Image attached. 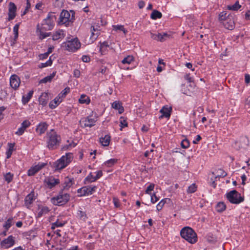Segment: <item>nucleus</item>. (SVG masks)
I'll return each instance as SVG.
<instances>
[{
  "mask_svg": "<svg viewBox=\"0 0 250 250\" xmlns=\"http://www.w3.org/2000/svg\"><path fill=\"white\" fill-rule=\"evenodd\" d=\"M57 17L54 12H49L46 19L44 20V23L42 24V26L39 28L38 26L37 31L40 32L39 38L42 40L47 37L51 35V33H46L44 31L51 30L53 29L54 25V22L56 20Z\"/></svg>",
  "mask_w": 250,
  "mask_h": 250,
  "instance_id": "1",
  "label": "nucleus"
},
{
  "mask_svg": "<svg viewBox=\"0 0 250 250\" xmlns=\"http://www.w3.org/2000/svg\"><path fill=\"white\" fill-rule=\"evenodd\" d=\"M182 238L190 243H194L197 241V235L191 228L186 227L182 229L180 232Z\"/></svg>",
  "mask_w": 250,
  "mask_h": 250,
  "instance_id": "2",
  "label": "nucleus"
},
{
  "mask_svg": "<svg viewBox=\"0 0 250 250\" xmlns=\"http://www.w3.org/2000/svg\"><path fill=\"white\" fill-rule=\"evenodd\" d=\"M48 140L47 141V147L50 149H54L59 145L61 141V137L57 133L51 129L50 131L47 133Z\"/></svg>",
  "mask_w": 250,
  "mask_h": 250,
  "instance_id": "3",
  "label": "nucleus"
},
{
  "mask_svg": "<svg viewBox=\"0 0 250 250\" xmlns=\"http://www.w3.org/2000/svg\"><path fill=\"white\" fill-rule=\"evenodd\" d=\"M73 158V154L71 153H66L65 156H62L59 160L54 163L55 170H61L64 168L69 164Z\"/></svg>",
  "mask_w": 250,
  "mask_h": 250,
  "instance_id": "4",
  "label": "nucleus"
},
{
  "mask_svg": "<svg viewBox=\"0 0 250 250\" xmlns=\"http://www.w3.org/2000/svg\"><path fill=\"white\" fill-rule=\"evenodd\" d=\"M64 190L62 189L56 197L51 198V202L54 205H62L66 203L69 201L70 196L67 193L64 192Z\"/></svg>",
  "mask_w": 250,
  "mask_h": 250,
  "instance_id": "5",
  "label": "nucleus"
},
{
  "mask_svg": "<svg viewBox=\"0 0 250 250\" xmlns=\"http://www.w3.org/2000/svg\"><path fill=\"white\" fill-rule=\"evenodd\" d=\"M226 197L231 203L234 204H239L244 200V197L241 196L240 193L236 190H233L228 192Z\"/></svg>",
  "mask_w": 250,
  "mask_h": 250,
  "instance_id": "6",
  "label": "nucleus"
},
{
  "mask_svg": "<svg viewBox=\"0 0 250 250\" xmlns=\"http://www.w3.org/2000/svg\"><path fill=\"white\" fill-rule=\"evenodd\" d=\"M73 20V16L70 17V13L66 10H62L61 13L58 23L60 25L65 24L66 26H69Z\"/></svg>",
  "mask_w": 250,
  "mask_h": 250,
  "instance_id": "7",
  "label": "nucleus"
},
{
  "mask_svg": "<svg viewBox=\"0 0 250 250\" xmlns=\"http://www.w3.org/2000/svg\"><path fill=\"white\" fill-rule=\"evenodd\" d=\"M100 26L99 23H92L90 27L91 37L92 41L95 40L100 34Z\"/></svg>",
  "mask_w": 250,
  "mask_h": 250,
  "instance_id": "8",
  "label": "nucleus"
},
{
  "mask_svg": "<svg viewBox=\"0 0 250 250\" xmlns=\"http://www.w3.org/2000/svg\"><path fill=\"white\" fill-rule=\"evenodd\" d=\"M96 121V118H92L91 117L89 116L83 120H81L80 123L83 127H91L94 125V123Z\"/></svg>",
  "mask_w": 250,
  "mask_h": 250,
  "instance_id": "9",
  "label": "nucleus"
},
{
  "mask_svg": "<svg viewBox=\"0 0 250 250\" xmlns=\"http://www.w3.org/2000/svg\"><path fill=\"white\" fill-rule=\"evenodd\" d=\"M14 243V238L12 235H11L9 236L7 239L2 241L0 243V246L2 248L7 249L13 246Z\"/></svg>",
  "mask_w": 250,
  "mask_h": 250,
  "instance_id": "10",
  "label": "nucleus"
},
{
  "mask_svg": "<svg viewBox=\"0 0 250 250\" xmlns=\"http://www.w3.org/2000/svg\"><path fill=\"white\" fill-rule=\"evenodd\" d=\"M96 187H84L78 190V192L81 193V196L88 195L92 194L95 190Z\"/></svg>",
  "mask_w": 250,
  "mask_h": 250,
  "instance_id": "11",
  "label": "nucleus"
},
{
  "mask_svg": "<svg viewBox=\"0 0 250 250\" xmlns=\"http://www.w3.org/2000/svg\"><path fill=\"white\" fill-rule=\"evenodd\" d=\"M9 12H8V20L10 21L14 19V18L16 16V11L17 10V7L16 5L12 2H10L9 3Z\"/></svg>",
  "mask_w": 250,
  "mask_h": 250,
  "instance_id": "12",
  "label": "nucleus"
},
{
  "mask_svg": "<svg viewBox=\"0 0 250 250\" xmlns=\"http://www.w3.org/2000/svg\"><path fill=\"white\" fill-rule=\"evenodd\" d=\"M171 111V107L164 106L160 111V113H162V115L160 116L159 118L161 119L163 117L169 118L170 116Z\"/></svg>",
  "mask_w": 250,
  "mask_h": 250,
  "instance_id": "13",
  "label": "nucleus"
},
{
  "mask_svg": "<svg viewBox=\"0 0 250 250\" xmlns=\"http://www.w3.org/2000/svg\"><path fill=\"white\" fill-rule=\"evenodd\" d=\"M222 23L226 29L229 30H232L234 27L235 23L233 19V17L231 18H228L226 21H223Z\"/></svg>",
  "mask_w": 250,
  "mask_h": 250,
  "instance_id": "14",
  "label": "nucleus"
},
{
  "mask_svg": "<svg viewBox=\"0 0 250 250\" xmlns=\"http://www.w3.org/2000/svg\"><path fill=\"white\" fill-rule=\"evenodd\" d=\"M30 125L31 123L29 121L25 120L21 124V126L18 129L15 134L19 136L21 135L24 133L25 130Z\"/></svg>",
  "mask_w": 250,
  "mask_h": 250,
  "instance_id": "15",
  "label": "nucleus"
},
{
  "mask_svg": "<svg viewBox=\"0 0 250 250\" xmlns=\"http://www.w3.org/2000/svg\"><path fill=\"white\" fill-rule=\"evenodd\" d=\"M10 83L11 87L16 89L19 86L20 80L17 75H13L10 78Z\"/></svg>",
  "mask_w": 250,
  "mask_h": 250,
  "instance_id": "16",
  "label": "nucleus"
},
{
  "mask_svg": "<svg viewBox=\"0 0 250 250\" xmlns=\"http://www.w3.org/2000/svg\"><path fill=\"white\" fill-rule=\"evenodd\" d=\"M67 47L71 50H77L80 47V42L78 39H74L67 42Z\"/></svg>",
  "mask_w": 250,
  "mask_h": 250,
  "instance_id": "17",
  "label": "nucleus"
},
{
  "mask_svg": "<svg viewBox=\"0 0 250 250\" xmlns=\"http://www.w3.org/2000/svg\"><path fill=\"white\" fill-rule=\"evenodd\" d=\"M110 141V136L109 135H105L104 137L101 136L100 138V142L103 146H108Z\"/></svg>",
  "mask_w": 250,
  "mask_h": 250,
  "instance_id": "18",
  "label": "nucleus"
},
{
  "mask_svg": "<svg viewBox=\"0 0 250 250\" xmlns=\"http://www.w3.org/2000/svg\"><path fill=\"white\" fill-rule=\"evenodd\" d=\"M45 182L47 184L50 186V188H52L54 187L56 185L59 183V180L58 179H55L54 178L51 177L48 179L45 180Z\"/></svg>",
  "mask_w": 250,
  "mask_h": 250,
  "instance_id": "19",
  "label": "nucleus"
},
{
  "mask_svg": "<svg viewBox=\"0 0 250 250\" xmlns=\"http://www.w3.org/2000/svg\"><path fill=\"white\" fill-rule=\"evenodd\" d=\"M232 16L230 14H228L227 12L223 11L221 12L219 15V20L222 23L226 21L228 18H231Z\"/></svg>",
  "mask_w": 250,
  "mask_h": 250,
  "instance_id": "20",
  "label": "nucleus"
},
{
  "mask_svg": "<svg viewBox=\"0 0 250 250\" xmlns=\"http://www.w3.org/2000/svg\"><path fill=\"white\" fill-rule=\"evenodd\" d=\"M48 100L49 99L47 93H44L40 97L39 101L40 104L43 105H45L47 104Z\"/></svg>",
  "mask_w": 250,
  "mask_h": 250,
  "instance_id": "21",
  "label": "nucleus"
},
{
  "mask_svg": "<svg viewBox=\"0 0 250 250\" xmlns=\"http://www.w3.org/2000/svg\"><path fill=\"white\" fill-rule=\"evenodd\" d=\"M34 193L33 192H31L25 198V206L28 208L29 206L33 202V201L35 200L34 198Z\"/></svg>",
  "mask_w": 250,
  "mask_h": 250,
  "instance_id": "22",
  "label": "nucleus"
},
{
  "mask_svg": "<svg viewBox=\"0 0 250 250\" xmlns=\"http://www.w3.org/2000/svg\"><path fill=\"white\" fill-rule=\"evenodd\" d=\"M47 128V125L45 123H42L40 124L36 129L37 131H39L40 134H42L43 133Z\"/></svg>",
  "mask_w": 250,
  "mask_h": 250,
  "instance_id": "23",
  "label": "nucleus"
},
{
  "mask_svg": "<svg viewBox=\"0 0 250 250\" xmlns=\"http://www.w3.org/2000/svg\"><path fill=\"white\" fill-rule=\"evenodd\" d=\"M112 107L115 109L118 110L119 113L121 114L124 111V107L120 104V103L116 101L112 104Z\"/></svg>",
  "mask_w": 250,
  "mask_h": 250,
  "instance_id": "24",
  "label": "nucleus"
},
{
  "mask_svg": "<svg viewBox=\"0 0 250 250\" xmlns=\"http://www.w3.org/2000/svg\"><path fill=\"white\" fill-rule=\"evenodd\" d=\"M72 181L71 179L68 177H66L65 179L64 183L63 186V189H68L72 185Z\"/></svg>",
  "mask_w": 250,
  "mask_h": 250,
  "instance_id": "25",
  "label": "nucleus"
},
{
  "mask_svg": "<svg viewBox=\"0 0 250 250\" xmlns=\"http://www.w3.org/2000/svg\"><path fill=\"white\" fill-rule=\"evenodd\" d=\"M162 17V13L157 10H153L150 18L153 20H156L157 19H160Z\"/></svg>",
  "mask_w": 250,
  "mask_h": 250,
  "instance_id": "26",
  "label": "nucleus"
},
{
  "mask_svg": "<svg viewBox=\"0 0 250 250\" xmlns=\"http://www.w3.org/2000/svg\"><path fill=\"white\" fill-rule=\"evenodd\" d=\"M64 37L63 31L62 30H59L55 32L53 35V40H57Z\"/></svg>",
  "mask_w": 250,
  "mask_h": 250,
  "instance_id": "27",
  "label": "nucleus"
},
{
  "mask_svg": "<svg viewBox=\"0 0 250 250\" xmlns=\"http://www.w3.org/2000/svg\"><path fill=\"white\" fill-rule=\"evenodd\" d=\"M90 100L89 98L85 95H82L79 99V102L81 104H89Z\"/></svg>",
  "mask_w": 250,
  "mask_h": 250,
  "instance_id": "28",
  "label": "nucleus"
},
{
  "mask_svg": "<svg viewBox=\"0 0 250 250\" xmlns=\"http://www.w3.org/2000/svg\"><path fill=\"white\" fill-rule=\"evenodd\" d=\"M33 93V91H30L28 93L26 96H23L22 97V103L23 104H26L28 102V101L30 100L32 96Z\"/></svg>",
  "mask_w": 250,
  "mask_h": 250,
  "instance_id": "29",
  "label": "nucleus"
},
{
  "mask_svg": "<svg viewBox=\"0 0 250 250\" xmlns=\"http://www.w3.org/2000/svg\"><path fill=\"white\" fill-rule=\"evenodd\" d=\"M117 161L118 159H111L105 162L104 165L107 167H111L114 166Z\"/></svg>",
  "mask_w": 250,
  "mask_h": 250,
  "instance_id": "30",
  "label": "nucleus"
},
{
  "mask_svg": "<svg viewBox=\"0 0 250 250\" xmlns=\"http://www.w3.org/2000/svg\"><path fill=\"white\" fill-rule=\"evenodd\" d=\"M226 205L224 202H219L216 206V210L218 212H222L226 209Z\"/></svg>",
  "mask_w": 250,
  "mask_h": 250,
  "instance_id": "31",
  "label": "nucleus"
},
{
  "mask_svg": "<svg viewBox=\"0 0 250 250\" xmlns=\"http://www.w3.org/2000/svg\"><path fill=\"white\" fill-rule=\"evenodd\" d=\"M113 28V30H115V31H117V30H120V31H122L123 32V33H124L125 35L127 32V31L124 28V25H113L112 26Z\"/></svg>",
  "mask_w": 250,
  "mask_h": 250,
  "instance_id": "32",
  "label": "nucleus"
},
{
  "mask_svg": "<svg viewBox=\"0 0 250 250\" xmlns=\"http://www.w3.org/2000/svg\"><path fill=\"white\" fill-rule=\"evenodd\" d=\"M55 75V73H53L52 74H51L50 76H48L43 79H42L40 81V83H46L47 82H51L52 79L53 78V77Z\"/></svg>",
  "mask_w": 250,
  "mask_h": 250,
  "instance_id": "33",
  "label": "nucleus"
},
{
  "mask_svg": "<svg viewBox=\"0 0 250 250\" xmlns=\"http://www.w3.org/2000/svg\"><path fill=\"white\" fill-rule=\"evenodd\" d=\"M170 201V199L168 198H165L164 199H163L161 202L159 203V204L157 206V209L158 210H160L163 208L164 205L165 203H167V202H169Z\"/></svg>",
  "mask_w": 250,
  "mask_h": 250,
  "instance_id": "34",
  "label": "nucleus"
},
{
  "mask_svg": "<svg viewBox=\"0 0 250 250\" xmlns=\"http://www.w3.org/2000/svg\"><path fill=\"white\" fill-rule=\"evenodd\" d=\"M134 57L132 56H128L125 58L122 61V62L123 64H130L132 62L134 61Z\"/></svg>",
  "mask_w": 250,
  "mask_h": 250,
  "instance_id": "35",
  "label": "nucleus"
},
{
  "mask_svg": "<svg viewBox=\"0 0 250 250\" xmlns=\"http://www.w3.org/2000/svg\"><path fill=\"white\" fill-rule=\"evenodd\" d=\"M49 211L47 207H42L38 213V217H41L43 214L47 213Z\"/></svg>",
  "mask_w": 250,
  "mask_h": 250,
  "instance_id": "36",
  "label": "nucleus"
},
{
  "mask_svg": "<svg viewBox=\"0 0 250 250\" xmlns=\"http://www.w3.org/2000/svg\"><path fill=\"white\" fill-rule=\"evenodd\" d=\"M12 221L13 218H9L7 221L5 222V224L3 226V227L5 228L6 230H8L9 228L12 226Z\"/></svg>",
  "mask_w": 250,
  "mask_h": 250,
  "instance_id": "37",
  "label": "nucleus"
},
{
  "mask_svg": "<svg viewBox=\"0 0 250 250\" xmlns=\"http://www.w3.org/2000/svg\"><path fill=\"white\" fill-rule=\"evenodd\" d=\"M196 188L197 187L196 185L195 184H193L188 187L187 192L188 193H194L196 191Z\"/></svg>",
  "mask_w": 250,
  "mask_h": 250,
  "instance_id": "38",
  "label": "nucleus"
},
{
  "mask_svg": "<svg viewBox=\"0 0 250 250\" xmlns=\"http://www.w3.org/2000/svg\"><path fill=\"white\" fill-rule=\"evenodd\" d=\"M70 92V88L69 87L65 88L63 90L61 93L59 94L58 97L62 98L64 97L65 95Z\"/></svg>",
  "mask_w": 250,
  "mask_h": 250,
  "instance_id": "39",
  "label": "nucleus"
},
{
  "mask_svg": "<svg viewBox=\"0 0 250 250\" xmlns=\"http://www.w3.org/2000/svg\"><path fill=\"white\" fill-rule=\"evenodd\" d=\"M240 7H241V5L239 4L238 1H237L233 5H232V6H228V8L229 10H237L239 8H240Z\"/></svg>",
  "mask_w": 250,
  "mask_h": 250,
  "instance_id": "40",
  "label": "nucleus"
},
{
  "mask_svg": "<svg viewBox=\"0 0 250 250\" xmlns=\"http://www.w3.org/2000/svg\"><path fill=\"white\" fill-rule=\"evenodd\" d=\"M9 149L6 152L7 159L9 158L12 155V152L13 150L14 146L12 144H9Z\"/></svg>",
  "mask_w": 250,
  "mask_h": 250,
  "instance_id": "41",
  "label": "nucleus"
},
{
  "mask_svg": "<svg viewBox=\"0 0 250 250\" xmlns=\"http://www.w3.org/2000/svg\"><path fill=\"white\" fill-rule=\"evenodd\" d=\"M13 175L11 173L8 172L4 175V178L6 181L10 183L13 179Z\"/></svg>",
  "mask_w": 250,
  "mask_h": 250,
  "instance_id": "42",
  "label": "nucleus"
},
{
  "mask_svg": "<svg viewBox=\"0 0 250 250\" xmlns=\"http://www.w3.org/2000/svg\"><path fill=\"white\" fill-rule=\"evenodd\" d=\"M169 37V35L167 33H163V34L159 33V39L158 41L160 42H164L166 39V38Z\"/></svg>",
  "mask_w": 250,
  "mask_h": 250,
  "instance_id": "43",
  "label": "nucleus"
},
{
  "mask_svg": "<svg viewBox=\"0 0 250 250\" xmlns=\"http://www.w3.org/2000/svg\"><path fill=\"white\" fill-rule=\"evenodd\" d=\"M120 126L121 127V130L122 129L123 127H126L127 126V123L124 117H121L120 118Z\"/></svg>",
  "mask_w": 250,
  "mask_h": 250,
  "instance_id": "44",
  "label": "nucleus"
},
{
  "mask_svg": "<svg viewBox=\"0 0 250 250\" xmlns=\"http://www.w3.org/2000/svg\"><path fill=\"white\" fill-rule=\"evenodd\" d=\"M189 146V142L187 139L183 140L181 142V146L184 148H187Z\"/></svg>",
  "mask_w": 250,
  "mask_h": 250,
  "instance_id": "45",
  "label": "nucleus"
},
{
  "mask_svg": "<svg viewBox=\"0 0 250 250\" xmlns=\"http://www.w3.org/2000/svg\"><path fill=\"white\" fill-rule=\"evenodd\" d=\"M64 223H62L59 222L58 220L55 223L52 224L51 229H55V227H62L64 225Z\"/></svg>",
  "mask_w": 250,
  "mask_h": 250,
  "instance_id": "46",
  "label": "nucleus"
},
{
  "mask_svg": "<svg viewBox=\"0 0 250 250\" xmlns=\"http://www.w3.org/2000/svg\"><path fill=\"white\" fill-rule=\"evenodd\" d=\"M85 180L88 181L89 182H94L96 180V178L94 177L91 173L86 178Z\"/></svg>",
  "mask_w": 250,
  "mask_h": 250,
  "instance_id": "47",
  "label": "nucleus"
},
{
  "mask_svg": "<svg viewBox=\"0 0 250 250\" xmlns=\"http://www.w3.org/2000/svg\"><path fill=\"white\" fill-rule=\"evenodd\" d=\"M19 25L17 24L15 25L13 28V31L15 34V38L17 39L18 37V29H19Z\"/></svg>",
  "mask_w": 250,
  "mask_h": 250,
  "instance_id": "48",
  "label": "nucleus"
},
{
  "mask_svg": "<svg viewBox=\"0 0 250 250\" xmlns=\"http://www.w3.org/2000/svg\"><path fill=\"white\" fill-rule=\"evenodd\" d=\"M52 60L50 59L48 61H47L45 63H42L41 64V66L40 67L41 68H42V67H46V66H50L52 64Z\"/></svg>",
  "mask_w": 250,
  "mask_h": 250,
  "instance_id": "49",
  "label": "nucleus"
},
{
  "mask_svg": "<svg viewBox=\"0 0 250 250\" xmlns=\"http://www.w3.org/2000/svg\"><path fill=\"white\" fill-rule=\"evenodd\" d=\"M45 164L44 163H43V164H42L41 165H36L34 167V168L35 169V170H37V172L38 171H39L40 169H41L42 167H43L45 166Z\"/></svg>",
  "mask_w": 250,
  "mask_h": 250,
  "instance_id": "50",
  "label": "nucleus"
},
{
  "mask_svg": "<svg viewBox=\"0 0 250 250\" xmlns=\"http://www.w3.org/2000/svg\"><path fill=\"white\" fill-rule=\"evenodd\" d=\"M37 173V170H35L34 167H31L28 170V175L29 176H33Z\"/></svg>",
  "mask_w": 250,
  "mask_h": 250,
  "instance_id": "51",
  "label": "nucleus"
},
{
  "mask_svg": "<svg viewBox=\"0 0 250 250\" xmlns=\"http://www.w3.org/2000/svg\"><path fill=\"white\" fill-rule=\"evenodd\" d=\"M154 188V185L153 184H151L146 188V193H148L149 191H151L153 190Z\"/></svg>",
  "mask_w": 250,
  "mask_h": 250,
  "instance_id": "52",
  "label": "nucleus"
},
{
  "mask_svg": "<svg viewBox=\"0 0 250 250\" xmlns=\"http://www.w3.org/2000/svg\"><path fill=\"white\" fill-rule=\"evenodd\" d=\"M159 200V198L156 196L155 194L154 193L151 197V201L152 203H155Z\"/></svg>",
  "mask_w": 250,
  "mask_h": 250,
  "instance_id": "53",
  "label": "nucleus"
},
{
  "mask_svg": "<svg viewBox=\"0 0 250 250\" xmlns=\"http://www.w3.org/2000/svg\"><path fill=\"white\" fill-rule=\"evenodd\" d=\"M218 172L219 174V176H221L223 177H224L227 176V173L223 171L222 169H219L218 170Z\"/></svg>",
  "mask_w": 250,
  "mask_h": 250,
  "instance_id": "54",
  "label": "nucleus"
},
{
  "mask_svg": "<svg viewBox=\"0 0 250 250\" xmlns=\"http://www.w3.org/2000/svg\"><path fill=\"white\" fill-rule=\"evenodd\" d=\"M113 202H114V204L116 208H118L120 207L119 200L117 198H116V197L113 198Z\"/></svg>",
  "mask_w": 250,
  "mask_h": 250,
  "instance_id": "55",
  "label": "nucleus"
},
{
  "mask_svg": "<svg viewBox=\"0 0 250 250\" xmlns=\"http://www.w3.org/2000/svg\"><path fill=\"white\" fill-rule=\"evenodd\" d=\"M30 7V4L29 2V0H27V6L26 7V9H25L24 11L23 12V14H22V16L26 14V13L28 12L29 8Z\"/></svg>",
  "mask_w": 250,
  "mask_h": 250,
  "instance_id": "56",
  "label": "nucleus"
},
{
  "mask_svg": "<svg viewBox=\"0 0 250 250\" xmlns=\"http://www.w3.org/2000/svg\"><path fill=\"white\" fill-rule=\"evenodd\" d=\"M61 98L59 97H56L53 101V102L56 105V106L58 104L62 102V100H60Z\"/></svg>",
  "mask_w": 250,
  "mask_h": 250,
  "instance_id": "57",
  "label": "nucleus"
},
{
  "mask_svg": "<svg viewBox=\"0 0 250 250\" xmlns=\"http://www.w3.org/2000/svg\"><path fill=\"white\" fill-rule=\"evenodd\" d=\"M185 79L188 81L189 83H191L193 82L192 78L189 76V74H186L185 76Z\"/></svg>",
  "mask_w": 250,
  "mask_h": 250,
  "instance_id": "58",
  "label": "nucleus"
},
{
  "mask_svg": "<svg viewBox=\"0 0 250 250\" xmlns=\"http://www.w3.org/2000/svg\"><path fill=\"white\" fill-rule=\"evenodd\" d=\"M82 60L83 62H88L90 61V58L87 56H83L82 57Z\"/></svg>",
  "mask_w": 250,
  "mask_h": 250,
  "instance_id": "59",
  "label": "nucleus"
},
{
  "mask_svg": "<svg viewBox=\"0 0 250 250\" xmlns=\"http://www.w3.org/2000/svg\"><path fill=\"white\" fill-rule=\"evenodd\" d=\"M245 82L246 83H249L250 82V76L249 74L245 75Z\"/></svg>",
  "mask_w": 250,
  "mask_h": 250,
  "instance_id": "60",
  "label": "nucleus"
},
{
  "mask_svg": "<svg viewBox=\"0 0 250 250\" xmlns=\"http://www.w3.org/2000/svg\"><path fill=\"white\" fill-rule=\"evenodd\" d=\"M74 75L76 77H79L80 75V71L77 69H76L74 71Z\"/></svg>",
  "mask_w": 250,
  "mask_h": 250,
  "instance_id": "61",
  "label": "nucleus"
},
{
  "mask_svg": "<svg viewBox=\"0 0 250 250\" xmlns=\"http://www.w3.org/2000/svg\"><path fill=\"white\" fill-rule=\"evenodd\" d=\"M103 175V172L102 170H99L97 172L96 176L95 178H96V180L100 178Z\"/></svg>",
  "mask_w": 250,
  "mask_h": 250,
  "instance_id": "62",
  "label": "nucleus"
},
{
  "mask_svg": "<svg viewBox=\"0 0 250 250\" xmlns=\"http://www.w3.org/2000/svg\"><path fill=\"white\" fill-rule=\"evenodd\" d=\"M145 6V2L144 1H140L138 2V6L139 8L142 9Z\"/></svg>",
  "mask_w": 250,
  "mask_h": 250,
  "instance_id": "63",
  "label": "nucleus"
},
{
  "mask_svg": "<svg viewBox=\"0 0 250 250\" xmlns=\"http://www.w3.org/2000/svg\"><path fill=\"white\" fill-rule=\"evenodd\" d=\"M48 55H49L46 52L43 54L40 55L39 56H40V59H46L48 57Z\"/></svg>",
  "mask_w": 250,
  "mask_h": 250,
  "instance_id": "64",
  "label": "nucleus"
}]
</instances>
